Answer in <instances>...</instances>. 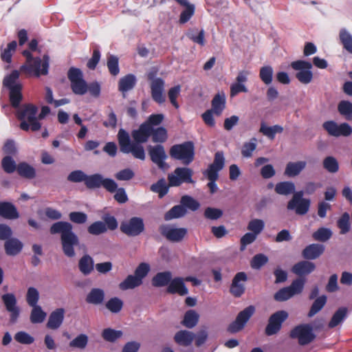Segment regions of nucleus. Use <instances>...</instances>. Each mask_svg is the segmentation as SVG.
Returning a JSON list of instances; mask_svg holds the SVG:
<instances>
[{"instance_id": "dca6fc26", "label": "nucleus", "mask_w": 352, "mask_h": 352, "mask_svg": "<svg viewBox=\"0 0 352 352\" xmlns=\"http://www.w3.org/2000/svg\"><path fill=\"white\" fill-rule=\"evenodd\" d=\"M255 308L252 305H250L240 311L235 320L229 324L228 331L231 333H235L242 330L245 324L254 314Z\"/></svg>"}, {"instance_id": "a18cd8bd", "label": "nucleus", "mask_w": 352, "mask_h": 352, "mask_svg": "<svg viewBox=\"0 0 352 352\" xmlns=\"http://www.w3.org/2000/svg\"><path fill=\"white\" fill-rule=\"evenodd\" d=\"M151 131L152 134L151 136H152V141L154 143L162 144L167 140L168 133L166 129L164 127L160 126L157 129L151 127Z\"/></svg>"}, {"instance_id": "72a5a7b5", "label": "nucleus", "mask_w": 352, "mask_h": 352, "mask_svg": "<svg viewBox=\"0 0 352 352\" xmlns=\"http://www.w3.org/2000/svg\"><path fill=\"white\" fill-rule=\"evenodd\" d=\"M4 247L6 253L8 255L15 256L21 251L23 244L19 239L11 238L6 240Z\"/></svg>"}, {"instance_id": "7c9ffc66", "label": "nucleus", "mask_w": 352, "mask_h": 352, "mask_svg": "<svg viewBox=\"0 0 352 352\" xmlns=\"http://www.w3.org/2000/svg\"><path fill=\"white\" fill-rule=\"evenodd\" d=\"M104 297L105 294L103 289L93 288L87 295L85 300L89 304L98 305L104 302Z\"/></svg>"}, {"instance_id": "09e8293b", "label": "nucleus", "mask_w": 352, "mask_h": 352, "mask_svg": "<svg viewBox=\"0 0 352 352\" xmlns=\"http://www.w3.org/2000/svg\"><path fill=\"white\" fill-rule=\"evenodd\" d=\"M151 190L158 193L160 198L164 197L168 191V186L164 178L159 179L156 183L151 186Z\"/></svg>"}, {"instance_id": "2f4dec72", "label": "nucleus", "mask_w": 352, "mask_h": 352, "mask_svg": "<svg viewBox=\"0 0 352 352\" xmlns=\"http://www.w3.org/2000/svg\"><path fill=\"white\" fill-rule=\"evenodd\" d=\"M18 175L26 179H33L36 177V169L25 162H19L17 168Z\"/></svg>"}, {"instance_id": "4be33fe9", "label": "nucleus", "mask_w": 352, "mask_h": 352, "mask_svg": "<svg viewBox=\"0 0 352 352\" xmlns=\"http://www.w3.org/2000/svg\"><path fill=\"white\" fill-rule=\"evenodd\" d=\"M247 279L248 276L245 272H241L236 274L230 287V292L233 296L239 298L245 293V287L243 283Z\"/></svg>"}, {"instance_id": "9d476101", "label": "nucleus", "mask_w": 352, "mask_h": 352, "mask_svg": "<svg viewBox=\"0 0 352 352\" xmlns=\"http://www.w3.org/2000/svg\"><path fill=\"white\" fill-rule=\"evenodd\" d=\"M86 187L89 189H95L103 187L109 192H114L117 188V183L112 179L104 178L99 173L87 175L85 183Z\"/></svg>"}, {"instance_id": "aec40b11", "label": "nucleus", "mask_w": 352, "mask_h": 352, "mask_svg": "<svg viewBox=\"0 0 352 352\" xmlns=\"http://www.w3.org/2000/svg\"><path fill=\"white\" fill-rule=\"evenodd\" d=\"M159 231L163 236L171 242H179L182 241L187 234L186 228H175L165 224L160 226Z\"/></svg>"}, {"instance_id": "6e6d98bb", "label": "nucleus", "mask_w": 352, "mask_h": 352, "mask_svg": "<svg viewBox=\"0 0 352 352\" xmlns=\"http://www.w3.org/2000/svg\"><path fill=\"white\" fill-rule=\"evenodd\" d=\"M322 165L324 168L331 173H336L339 170L338 162L333 156L326 157L323 160Z\"/></svg>"}, {"instance_id": "bf43d9fd", "label": "nucleus", "mask_w": 352, "mask_h": 352, "mask_svg": "<svg viewBox=\"0 0 352 352\" xmlns=\"http://www.w3.org/2000/svg\"><path fill=\"white\" fill-rule=\"evenodd\" d=\"M20 70H13L9 75L6 76L3 80V85L8 89H10L14 86L19 85L16 80L19 78Z\"/></svg>"}, {"instance_id": "bb28decb", "label": "nucleus", "mask_w": 352, "mask_h": 352, "mask_svg": "<svg viewBox=\"0 0 352 352\" xmlns=\"http://www.w3.org/2000/svg\"><path fill=\"white\" fill-rule=\"evenodd\" d=\"M0 216L7 219H16L19 214L14 204L8 201L0 202Z\"/></svg>"}, {"instance_id": "864d4df0", "label": "nucleus", "mask_w": 352, "mask_h": 352, "mask_svg": "<svg viewBox=\"0 0 352 352\" xmlns=\"http://www.w3.org/2000/svg\"><path fill=\"white\" fill-rule=\"evenodd\" d=\"M17 46L16 41H12L9 43L7 47L1 50V58L3 62L10 63L12 61V53L16 50Z\"/></svg>"}, {"instance_id": "4c0bfd02", "label": "nucleus", "mask_w": 352, "mask_h": 352, "mask_svg": "<svg viewBox=\"0 0 352 352\" xmlns=\"http://www.w3.org/2000/svg\"><path fill=\"white\" fill-rule=\"evenodd\" d=\"M307 165L305 161H298L296 162H289L285 170V175L288 177H295L300 173Z\"/></svg>"}, {"instance_id": "774afa93", "label": "nucleus", "mask_w": 352, "mask_h": 352, "mask_svg": "<svg viewBox=\"0 0 352 352\" xmlns=\"http://www.w3.org/2000/svg\"><path fill=\"white\" fill-rule=\"evenodd\" d=\"M256 139L252 138L250 142H245L243 145L241 149V155L244 157H250L252 155V153L256 148Z\"/></svg>"}, {"instance_id": "13d9d810", "label": "nucleus", "mask_w": 352, "mask_h": 352, "mask_svg": "<svg viewBox=\"0 0 352 352\" xmlns=\"http://www.w3.org/2000/svg\"><path fill=\"white\" fill-rule=\"evenodd\" d=\"M107 65L109 73L116 76L120 73L119 59L115 55H110L107 58Z\"/></svg>"}, {"instance_id": "1a4fd4ad", "label": "nucleus", "mask_w": 352, "mask_h": 352, "mask_svg": "<svg viewBox=\"0 0 352 352\" xmlns=\"http://www.w3.org/2000/svg\"><path fill=\"white\" fill-rule=\"evenodd\" d=\"M67 78L71 82V89L76 95L82 96L87 92V83L83 78L82 71L72 67L67 72Z\"/></svg>"}, {"instance_id": "69168bd1", "label": "nucleus", "mask_w": 352, "mask_h": 352, "mask_svg": "<svg viewBox=\"0 0 352 352\" xmlns=\"http://www.w3.org/2000/svg\"><path fill=\"white\" fill-rule=\"evenodd\" d=\"M39 300L38 291L33 287L28 289L26 294V301L30 307L36 306Z\"/></svg>"}, {"instance_id": "f704fd0d", "label": "nucleus", "mask_w": 352, "mask_h": 352, "mask_svg": "<svg viewBox=\"0 0 352 352\" xmlns=\"http://www.w3.org/2000/svg\"><path fill=\"white\" fill-rule=\"evenodd\" d=\"M94 262L89 254L82 256L78 261L80 272L85 276L90 274L94 270Z\"/></svg>"}, {"instance_id": "a211bd4d", "label": "nucleus", "mask_w": 352, "mask_h": 352, "mask_svg": "<svg viewBox=\"0 0 352 352\" xmlns=\"http://www.w3.org/2000/svg\"><path fill=\"white\" fill-rule=\"evenodd\" d=\"M147 150L151 160L160 169L165 170L168 168V165L165 162L167 155L164 147L162 144H160L155 146L149 145L147 147Z\"/></svg>"}, {"instance_id": "49530a36", "label": "nucleus", "mask_w": 352, "mask_h": 352, "mask_svg": "<svg viewBox=\"0 0 352 352\" xmlns=\"http://www.w3.org/2000/svg\"><path fill=\"white\" fill-rule=\"evenodd\" d=\"M338 111L340 114L347 120H352V102L348 100H342L338 103Z\"/></svg>"}, {"instance_id": "e2e57ef3", "label": "nucleus", "mask_w": 352, "mask_h": 352, "mask_svg": "<svg viewBox=\"0 0 352 352\" xmlns=\"http://www.w3.org/2000/svg\"><path fill=\"white\" fill-rule=\"evenodd\" d=\"M272 76L273 69L271 66H264L260 69L259 77L265 85H270L272 83Z\"/></svg>"}, {"instance_id": "de8ad7c7", "label": "nucleus", "mask_w": 352, "mask_h": 352, "mask_svg": "<svg viewBox=\"0 0 352 352\" xmlns=\"http://www.w3.org/2000/svg\"><path fill=\"white\" fill-rule=\"evenodd\" d=\"M337 226L341 234H345L350 231V214L348 212H345L341 215L337 221Z\"/></svg>"}, {"instance_id": "ddd939ff", "label": "nucleus", "mask_w": 352, "mask_h": 352, "mask_svg": "<svg viewBox=\"0 0 352 352\" xmlns=\"http://www.w3.org/2000/svg\"><path fill=\"white\" fill-rule=\"evenodd\" d=\"M289 315L286 311L280 310L272 314L269 319L268 323L265 329V333L267 336H271L278 333L281 328L283 323L287 319Z\"/></svg>"}, {"instance_id": "4d7b16f0", "label": "nucleus", "mask_w": 352, "mask_h": 352, "mask_svg": "<svg viewBox=\"0 0 352 352\" xmlns=\"http://www.w3.org/2000/svg\"><path fill=\"white\" fill-rule=\"evenodd\" d=\"M122 336V331L115 330L111 328L104 329L102 331V336L107 342H113Z\"/></svg>"}, {"instance_id": "c85d7f7f", "label": "nucleus", "mask_w": 352, "mask_h": 352, "mask_svg": "<svg viewBox=\"0 0 352 352\" xmlns=\"http://www.w3.org/2000/svg\"><path fill=\"white\" fill-rule=\"evenodd\" d=\"M195 339V334L190 331L186 330H180L177 331L175 336V342L183 346H190Z\"/></svg>"}, {"instance_id": "e433bc0d", "label": "nucleus", "mask_w": 352, "mask_h": 352, "mask_svg": "<svg viewBox=\"0 0 352 352\" xmlns=\"http://www.w3.org/2000/svg\"><path fill=\"white\" fill-rule=\"evenodd\" d=\"M9 92V100L11 106L13 108H18L20 105V103L23 99L22 95V85L21 84H19V85L14 86L10 89H8Z\"/></svg>"}, {"instance_id": "37998d69", "label": "nucleus", "mask_w": 352, "mask_h": 352, "mask_svg": "<svg viewBox=\"0 0 352 352\" xmlns=\"http://www.w3.org/2000/svg\"><path fill=\"white\" fill-rule=\"evenodd\" d=\"M327 299L325 295H322L316 298L308 312V317L311 318L322 310L327 303Z\"/></svg>"}, {"instance_id": "b1692460", "label": "nucleus", "mask_w": 352, "mask_h": 352, "mask_svg": "<svg viewBox=\"0 0 352 352\" xmlns=\"http://www.w3.org/2000/svg\"><path fill=\"white\" fill-rule=\"evenodd\" d=\"M324 252V246L322 244L312 243L306 246L302 251V256L307 260H315Z\"/></svg>"}, {"instance_id": "4468645a", "label": "nucleus", "mask_w": 352, "mask_h": 352, "mask_svg": "<svg viewBox=\"0 0 352 352\" xmlns=\"http://www.w3.org/2000/svg\"><path fill=\"white\" fill-rule=\"evenodd\" d=\"M144 223L141 217H133L121 223L120 231L129 236H139L144 230Z\"/></svg>"}, {"instance_id": "58836bf2", "label": "nucleus", "mask_w": 352, "mask_h": 352, "mask_svg": "<svg viewBox=\"0 0 352 352\" xmlns=\"http://www.w3.org/2000/svg\"><path fill=\"white\" fill-rule=\"evenodd\" d=\"M199 314L192 309L187 311L184 316L182 324L189 329L193 328L199 322Z\"/></svg>"}, {"instance_id": "c756f323", "label": "nucleus", "mask_w": 352, "mask_h": 352, "mask_svg": "<svg viewBox=\"0 0 352 352\" xmlns=\"http://www.w3.org/2000/svg\"><path fill=\"white\" fill-rule=\"evenodd\" d=\"M179 5L185 7L179 16V23L182 24L188 22L195 13V6L190 4L188 0H175Z\"/></svg>"}, {"instance_id": "f8f14e48", "label": "nucleus", "mask_w": 352, "mask_h": 352, "mask_svg": "<svg viewBox=\"0 0 352 352\" xmlns=\"http://www.w3.org/2000/svg\"><path fill=\"white\" fill-rule=\"evenodd\" d=\"M291 67L293 69L298 71L296 74V78L302 84H309L313 79V73L311 72L312 64L310 62L304 60H298L291 63Z\"/></svg>"}, {"instance_id": "6ab92c4d", "label": "nucleus", "mask_w": 352, "mask_h": 352, "mask_svg": "<svg viewBox=\"0 0 352 352\" xmlns=\"http://www.w3.org/2000/svg\"><path fill=\"white\" fill-rule=\"evenodd\" d=\"M225 161L223 151L216 152L213 162L208 166L204 175L208 179H218L219 172L223 168Z\"/></svg>"}, {"instance_id": "5701e85b", "label": "nucleus", "mask_w": 352, "mask_h": 352, "mask_svg": "<svg viewBox=\"0 0 352 352\" xmlns=\"http://www.w3.org/2000/svg\"><path fill=\"white\" fill-rule=\"evenodd\" d=\"M316 269V265L314 263L309 261H301L294 264L292 268V272L299 278H304L313 272Z\"/></svg>"}, {"instance_id": "338daca9", "label": "nucleus", "mask_w": 352, "mask_h": 352, "mask_svg": "<svg viewBox=\"0 0 352 352\" xmlns=\"http://www.w3.org/2000/svg\"><path fill=\"white\" fill-rule=\"evenodd\" d=\"M265 223L261 219H254L251 220L248 225V230H250L252 234L257 236L264 229Z\"/></svg>"}, {"instance_id": "cd10ccee", "label": "nucleus", "mask_w": 352, "mask_h": 352, "mask_svg": "<svg viewBox=\"0 0 352 352\" xmlns=\"http://www.w3.org/2000/svg\"><path fill=\"white\" fill-rule=\"evenodd\" d=\"M226 96L223 93L217 94L211 101L212 108L210 109L214 112L217 116H220L226 108Z\"/></svg>"}, {"instance_id": "0e129e2a", "label": "nucleus", "mask_w": 352, "mask_h": 352, "mask_svg": "<svg viewBox=\"0 0 352 352\" xmlns=\"http://www.w3.org/2000/svg\"><path fill=\"white\" fill-rule=\"evenodd\" d=\"M305 282V278H298L292 281L291 285L288 286V288L292 292L293 296L302 293Z\"/></svg>"}, {"instance_id": "473e14b6", "label": "nucleus", "mask_w": 352, "mask_h": 352, "mask_svg": "<svg viewBox=\"0 0 352 352\" xmlns=\"http://www.w3.org/2000/svg\"><path fill=\"white\" fill-rule=\"evenodd\" d=\"M171 279L172 274L170 272H158L153 277L151 283L155 287L168 286Z\"/></svg>"}, {"instance_id": "423d86ee", "label": "nucleus", "mask_w": 352, "mask_h": 352, "mask_svg": "<svg viewBox=\"0 0 352 352\" xmlns=\"http://www.w3.org/2000/svg\"><path fill=\"white\" fill-rule=\"evenodd\" d=\"M169 154L173 159L182 161L184 165H188L195 158L194 143L192 141H186L174 144L170 147Z\"/></svg>"}, {"instance_id": "7ed1b4c3", "label": "nucleus", "mask_w": 352, "mask_h": 352, "mask_svg": "<svg viewBox=\"0 0 352 352\" xmlns=\"http://www.w3.org/2000/svg\"><path fill=\"white\" fill-rule=\"evenodd\" d=\"M50 232L52 234H60L62 250L65 256L69 258L76 255L74 248L79 245L78 236L73 231V226L67 221H57L53 223Z\"/></svg>"}, {"instance_id": "5fc2aeb1", "label": "nucleus", "mask_w": 352, "mask_h": 352, "mask_svg": "<svg viewBox=\"0 0 352 352\" xmlns=\"http://www.w3.org/2000/svg\"><path fill=\"white\" fill-rule=\"evenodd\" d=\"M1 166L3 170L8 174L13 173L15 170L17 171L18 164H16L13 158L7 155L3 157L1 160Z\"/></svg>"}, {"instance_id": "0eeeda50", "label": "nucleus", "mask_w": 352, "mask_h": 352, "mask_svg": "<svg viewBox=\"0 0 352 352\" xmlns=\"http://www.w3.org/2000/svg\"><path fill=\"white\" fill-rule=\"evenodd\" d=\"M157 73L158 69L153 67L147 72L146 78L151 81L152 99L158 104H162L166 101V96L164 94L165 82L161 78H156Z\"/></svg>"}, {"instance_id": "39448f33", "label": "nucleus", "mask_w": 352, "mask_h": 352, "mask_svg": "<svg viewBox=\"0 0 352 352\" xmlns=\"http://www.w3.org/2000/svg\"><path fill=\"white\" fill-rule=\"evenodd\" d=\"M50 67V57L47 54L43 55V58L35 57L28 64H23L20 67L21 74L27 77H36L46 76L48 74Z\"/></svg>"}, {"instance_id": "20e7f679", "label": "nucleus", "mask_w": 352, "mask_h": 352, "mask_svg": "<svg viewBox=\"0 0 352 352\" xmlns=\"http://www.w3.org/2000/svg\"><path fill=\"white\" fill-rule=\"evenodd\" d=\"M38 107L31 103L24 104L16 112V118L21 121L19 127L24 131H38L41 124L37 118Z\"/></svg>"}, {"instance_id": "9b49d317", "label": "nucleus", "mask_w": 352, "mask_h": 352, "mask_svg": "<svg viewBox=\"0 0 352 352\" xmlns=\"http://www.w3.org/2000/svg\"><path fill=\"white\" fill-rule=\"evenodd\" d=\"M289 336L293 339H298V344L304 346L313 342L316 338V335L313 332V328L309 324H302L293 328Z\"/></svg>"}, {"instance_id": "393cba45", "label": "nucleus", "mask_w": 352, "mask_h": 352, "mask_svg": "<svg viewBox=\"0 0 352 352\" xmlns=\"http://www.w3.org/2000/svg\"><path fill=\"white\" fill-rule=\"evenodd\" d=\"M64 315L65 310L63 308H58L53 311L49 316L47 327L53 330L58 329L63 322Z\"/></svg>"}, {"instance_id": "603ef678", "label": "nucleus", "mask_w": 352, "mask_h": 352, "mask_svg": "<svg viewBox=\"0 0 352 352\" xmlns=\"http://www.w3.org/2000/svg\"><path fill=\"white\" fill-rule=\"evenodd\" d=\"M180 204L184 208L189 209L191 211H196L200 207V204L198 201L189 195H184L180 199Z\"/></svg>"}, {"instance_id": "680f3d73", "label": "nucleus", "mask_w": 352, "mask_h": 352, "mask_svg": "<svg viewBox=\"0 0 352 352\" xmlns=\"http://www.w3.org/2000/svg\"><path fill=\"white\" fill-rule=\"evenodd\" d=\"M88 343V336L86 334L80 333L69 342V346L84 349Z\"/></svg>"}, {"instance_id": "052dcab7", "label": "nucleus", "mask_w": 352, "mask_h": 352, "mask_svg": "<svg viewBox=\"0 0 352 352\" xmlns=\"http://www.w3.org/2000/svg\"><path fill=\"white\" fill-rule=\"evenodd\" d=\"M332 236V232L330 229L320 228L314 232L312 234L313 238L318 241L324 242L328 241Z\"/></svg>"}, {"instance_id": "79ce46f5", "label": "nucleus", "mask_w": 352, "mask_h": 352, "mask_svg": "<svg viewBox=\"0 0 352 352\" xmlns=\"http://www.w3.org/2000/svg\"><path fill=\"white\" fill-rule=\"evenodd\" d=\"M339 38L343 48L349 54H352V36L344 28L340 30L339 33Z\"/></svg>"}, {"instance_id": "c9c22d12", "label": "nucleus", "mask_w": 352, "mask_h": 352, "mask_svg": "<svg viewBox=\"0 0 352 352\" xmlns=\"http://www.w3.org/2000/svg\"><path fill=\"white\" fill-rule=\"evenodd\" d=\"M135 84V76L131 74H127L119 80L118 90L122 93L127 92L133 89Z\"/></svg>"}, {"instance_id": "f03ea898", "label": "nucleus", "mask_w": 352, "mask_h": 352, "mask_svg": "<svg viewBox=\"0 0 352 352\" xmlns=\"http://www.w3.org/2000/svg\"><path fill=\"white\" fill-rule=\"evenodd\" d=\"M275 191L278 195H288L294 193L292 198L288 201L287 208L294 210L296 214L305 215L309 210L311 201L304 198L302 190L295 192V185L292 182H280L276 184Z\"/></svg>"}, {"instance_id": "a878e982", "label": "nucleus", "mask_w": 352, "mask_h": 352, "mask_svg": "<svg viewBox=\"0 0 352 352\" xmlns=\"http://www.w3.org/2000/svg\"><path fill=\"white\" fill-rule=\"evenodd\" d=\"M166 292L168 294H178L180 296H185L188 293V290L186 288L184 280L182 278H175L171 279Z\"/></svg>"}, {"instance_id": "ea45409f", "label": "nucleus", "mask_w": 352, "mask_h": 352, "mask_svg": "<svg viewBox=\"0 0 352 352\" xmlns=\"http://www.w3.org/2000/svg\"><path fill=\"white\" fill-rule=\"evenodd\" d=\"M186 213V209L180 204L179 205L173 206L167 212H166L164 214V219L166 221H170L173 219L180 218L184 217Z\"/></svg>"}, {"instance_id": "6e6552de", "label": "nucleus", "mask_w": 352, "mask_h": 352, "mask_svg": "<svg viewBox=\"0 0 352 352\" xmlns=\"http://www.w3.org/2000/svg\"><path fill=\"white\" fill-rule=\"evenodd\" d=\"M103 221H97L92 223L87 228V231L92 235H100L105 233L108 230L113 231L118 227V223L114 216L105 214L102 217Z\"/></svg>"}, {"instance_id": "2eb2a0df", "label": "nucleus", "mask_w": 352, "mask_h": 352, "mask_svg": "<svg viewBox=\"0 0 352 352\" xmlns=\"http://www.w3.org/2000/svg\"><path fill=\"white\" fill-rule=\"evenodd\" d=\"M193 172L189 168L178 167L174 170V174L168 175V186H179L182 183H194L192 179Z\"/></svg>"}, {"instance_id": "f257e3e1", "label": "nucleus", "mask_w": 352, "mask_h": 352, "mask_svg": "<svg viewBox=\"0 0 352 352\" xmlns=\"http://www.w3.org/2000/svg\"><path fill=\"white\" fill-rule=\"evenodd\" d=\"M152 134L151 127L147 124H141L138 129L131 132L133 141L131 142L128 132L120 129L118 133V141L122 153L132 155L138 160H144L146 157L144 146Z\"/></svg>"}, {"instance_id": "412c9836", "label": "nucleus", "mask_w": 352, "mask_h": 352, "mask_svg": "<svg viewBox=\"0 0 352 352\" xmlns=\"http://www.w3.org/2000/svg\"><path fill=\"white\" fill-rule=\"evenodd\" d=\"M6 310L10 313V322H15L19 316L20 310L16 306V298L14 294L8 293L1 296Z\"/></svg>"}, {"instance_id": "f3484780", "label": "nucleus", "mask_w": 352, "mask_h": 352, "mask_svg": "<svg viewBox=\"0 0 352 352\" xmlns=\"http://www.w3.org/2000/svg\"><path fill=\"white\" fill-rule=\"evenodd\" d=\"M322 128L333 137H348L352 134V127L346 122L338 124L333 120H328L322 124Z\"/></svg>"}, {"instance_id": "a19ab883", "label": "nucleus", "mask_w": 352, "mask_h": 352, "mask_svg": "<svg viewBox=\"0 0 352 352\" xmlns=\"http://www.w3.org/2000/svg\"><path fill=\"white\" fill-rule=\"evenodd\" d=\"M142 284V280H140L135 275H129L122 282L119 284V288L121 290H127L133 289Z\"/></svg>"}, {"instance_id": "3c124183", "label": "nucleus", "mask_w": 352, "mask_h": 352, "mask_svg": "<svg viewBox=\"0 0 352 352\" xmlns=\"http://www.w3.org/2000/svg\"><path fill=\"white\" fill-rule=\"evenodd\" d=\"M123 301L118 297L111 298L105 304L106 308L113 314L119 313L123 307Z\"/></svg>"}, {"instance_id": "c03bdc74", "label": "nucleus", "mask_w": 352, "mask_h": 352, "mask_svg": "<svg viewBox=\"0 0 352 352\" xmlns=\"http://www.w3.org/2000/svg\"><path fill=\"white\" fill-rule=\"evenodd\" d=\"M347 309L346 307L339 308L333 315L331 320L328 324L329 328H334L337 327L346 316Z\"/></svg>"}, {"instance_id": "8fccbe9b", "label": "nucleus", "mask_w": 352, "mask_h": 352, "mask_svg": "<svg viewBox=\"0 0 352 352\" xmlns=\"http://www.w3.org/2000/svg\"><path fill=\"white\" fill-rule=\"evenodd\" d=\"M32 309L30 314V321L33 324L41 323L46 317V313L42 309L41 307L36 305L32 307Z\"/></svg>"}]
</instances>
